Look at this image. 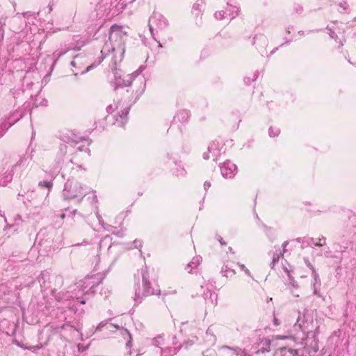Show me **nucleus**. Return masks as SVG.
<instances>
[{
    "mask_svg": "<svg viewBox=\"0 0 356 356\" xmlns=\"http://www.w3.org/2000/svg\"><path fill=\"white\" fill-rule=\"evenodd\" d=\"M134 244H135V247H136V248H140V247H141V242H140V241H134Z\"/></svg>",
    "mask_w": 356,
    "mask_h": 356,
    "instance_id": "30",
    "label": "nucleus"
},
{
    "mask_svg": "<svg viewBox=\"0 0 356 356\" xmlns=\"http://www.w3.org/2000/svg\"><path fill=\"white\" fill-rule=\"evenodd\" d=\"M136 83L138 84V88L135 91V98H138L145 91V79L144 77H139L136 80Z\"/></svg>",
    "mask_w": 356,
    "mask_h": 356,
    "instance_id": "12",
    "label": "nucleus"
},
{
    "mask_svg": "<svg viewBox=\"0 0 356 356\" xmlns=\"http://www.w3.org/2000/svg\"><path fill=\"white\" fill-rule=\"evenodd\" d=\"M286 273H287L288 275V277H289V279L290 280V284L294 287V288H297L298 287V284H296V281L293 280V278L291 276L289 272L288 271V270L286 268H284Z\"/></svg>",
    "mask_w": 356,
    "mask_h": 356,
    "instance_id": "22",
    "label": "nucleus"
},
{
    "mask_svg": "<svg viewBox=\"0 0 356 356\" xmlns=\"http://www.w3.org/2000/svg\"><path fill=\"white\" fill-rule=\"evenodd\" d=\"M129 108L127 104H121L120 102H114L113 104L108 105L106 111L109 113H115V116H119L121 119L120 124L123 125L124 120L129 113Z\"/></svg>",
    "mask_w": 356,
    "mask_h": 356,
    "instance_id": "3",
    "label": "nucleus"
},
{
    "mask_svg": "<svg viewBox=\"0 0 356 356\" xmlns=\"http://www.w3.org/2000/svg\"><path fill=\"white\" fill-rule=\"evenodd\" d=\"M288 245V242L287 241H285L284 243H283V248L284 249L285 248V247Z\"/></svg>",
    "mask_w": 356,
    "mask_h": 356,
    "instance_id": "40",
    "label": "nucleus"
},
{
    "mask_svg": "<svg viewBox=\"0 0 356 356\" xmlns=\"http://www.w3.org/2000/svg\"><path fill=\"white\" fill-rule=\"evenodd\" d=\"M82 58L80 56H76L74 57V60L71 62V65L73 67H76V65H79L81 63Z\"/></svg>",
    "mask_w": 356,
    "mask_h": 356,
    "instance_id": "23",
    "label": "nucleus"
},
{
    "mask_svg": "<svg viewBox=\"0 0 356 356\" xmlns=\"http://www.w3.org/2000/svg\"><path fill=\"white\" fill-rule=\"evenodd\" d=\"M219 241H220V243L222 245H224V244H225V243H223V242H222V238L219 239Z\"/></svg>",
    "mask_w": 356,
    "mask_h": 356,
    "instance_id": "42",
    "label": "nucleus"
},
{
    "mask_svg": "<svg viewBox=\"0 0 356 356\" xmlns=\"http://www.w3.org/2000/svg\"><path fill=\"white\" fill-rule=\"evenodd\" d=\"M327 29L330 31L329 34H330V37L332 38H334L336 36L334 34V32L332 31L331 28L329 26H327Z\"/></svg>",
    "mask_w": 356,
    "mask_h": 356,
    "instance_id": "28",
    "label": "nucleus"
},
{
    "mask_svg": "<svg viewBox=\"0 0 356 356\" xmlns=\"http://www.w3.org/2000/svg\"><path fill=\"white\" fill-rule=\"evenodd\" d=\"M209 332H210V330L208 329L207 331V334H209Z\"/></svg>",
    "mask_w": 356,
    "mask_h": 356,
    "instance_id": "46",
    "label": "nucleus"
},
{
    "mask_svg": "<svg viewBox=\"0 0 356 356\" xmlns=\"http://www.w3.org/2000/svg\"><path fill=\"white\" fill-rule=\"evenodd\" d=\"M111 0H101L97 5V15L100 18H111L113 17Z\"/></svg>",
    "mask_w": 356,
    "mask_h": 356,
    "instance_id": "5",
    "label": "nucleus"
},
{
    "mask_svg": "<svg viewBox=\"0 0 356 356\" xmlns=\"http://www.w3.org/2000/svg\"><path fill=\"white\" fill-rule=\"evenodd\" d=\"M49 10L51 11L52 10V6L51 5H49Z\"/></svg>",
    "mask_w": 356,
    "mask_h": 356,
    "instance_id": "44",
    "label": "nucleus"
},
{
    "mask_svg": "<svg viewBox=\"0 0 356 356\" xmlns=\"http://www.w3.org/2000/svg\"><path fill=\"white\" fill-rule=\"evenodd\" d=\"M79 350H85L86 349V347H81L80 345H79Z\"/></svg>",
    "mask_w": 356,
    "mask_h": 356,
    "instance_id": "39",
    "label": "nucleus"
},
{
    "mask_svg": "<svg viewBox=\"0 0 356 356\" xmlns=\"http://www.w3.org/2000/svg\"><path fill=\"white\" fill-rule=\"evenodd\" d=\"M222 273L223 274L224 276L227 277L229 276L234 275L236 273L234 270H231L228 268L227 266H225L224 268H222Z\"/></svg>",
    "mask_w": 356,
    "mask_h": 356,
    "instance_id": "19",
    "label": "nucleus"
},
{
    "mask_svg": "<svg viewBox=\"0 0 356 356\" xmlns=\"http://www.w3.org/2000/svg\"><path fill=\"white\" fill-rule=\"evenodd\" d=\"M299 318H300V316H298V320H297V323H296V325H295L296 326L297 325L298 323L299 322Z\"/></svg>",
    "mask_w": 356,
    "mask_h": 356,
    "instance_id": "45",
    "label": "nucleus"
},
{
    "mask_svg": "<svg viewBox=\"0 0 356 356\" xmlns=\"http://www.w3.org/2000/svg\"><path fill=\"white\" fill-rule=\"evenodd\" d=\"M105 325H106V323H105L102 322V323H100L98 325V326L97 327V330H100V329H101L102 327H103Z\"/></svg>",
    "mask_w": 356,
    "mask_h": 356,
    "instance_id": "31",
    "label": "nucleus"
},
{
    "mask_svg": "<svg viewBox=\"0 0 356 356\" xmlns=\"http://www.w3.org/2000/svg\"><path fill=\"white\" fill-rule=\"evenodd\" d=\"M302 11V7L300 6H298V8H296V12L297 13H300Z\"/></svg>",
    "mask_w": 356,
    "mask_h": 356,
    "instance_id": "35",
    "label": "nucleus"
},
{
    "mask_svg": "<svg viewBox=\"0 0 356 356\" xmlns=\"http://www.w3.org/2000/svg\"><path fill=\"white\" fill-rule=\"evenodd\" d=\"M156 293V291L150 286L146 273H143L142 286L138 287L136 291V298L140 299L144 296H150Z\"/></svg>",
    "mask_w": 356,
    "mask_h": 356,
    "instance_id": "6",
    "label": "nucleus"
},
{
    "mask_svg": "<svg viewBox=\"0 0 356 356\" xmlns=\"http://www.w3.org/2000/svg\"><path fill=\"white\" fill-rule=\"evenodd\" d=\"M203 157H204V159H206V160H207V159H210V158H211V156H209V154H208V153H204V154H203Z\"/></svg>",
    "mask_w": 356,
    "mask_h": 356,
    "instance_id": "33",
    "label": "nucleus"
},
{
    "mask_svg": "<svg viewBox=\"0 0 356 356\" xmlns=\"http://www.w3.org/2000/svg\"><path fill=\"white\" fill-rule=\"evenodd\" d=\"M275 338L277 339H286L287 337H284V336H277Z\"/></svg>",
    "mask_w": 356,
    "mask_h": 356,
    "instance_id": "37",
    "label": "nucleus"
},
{
    "mask_svg": "<svg viewBox=\"0 0 356 356\" xmlns=\"http://www.w3.org/2000/svg\"><path fill=\"white\" fill-rule=\"evenodd\" d=\"M268 133L270 137H275L280 134L279 129L270 127L268 130Z\"/></svg>",
    "mask_w": 356,
    "mask_h": 356,
    "instance_id": "20",
    "label": "nucleus"
},
{
    "mask_svg": "<svg viewBox=\"0 0 356 356\" xmlns=\"http://www.w3.org/2000/svg\"><path fill=\"white\" fill-rule=\"evenodd\" d=\"M312 243L315 246H323L325 244V238L321 237L316 239H312Z\"/></svg>",
    "mask_w": 356,
    "mask_h": 356,
    "instance_id": "16",
    "label": "nucleus"
},
{
    "mask_svg": "<svg viewBox=\"0 0 356 356\" xmlns=\"http://www.w3.org/2000/svg\"><path fill=\"white\" fill-rule=\"evenodd\" d=\"M130 343H131V341H129L127 343V346H129V345H130Z\"/></svg>",
    "mask_w": 356,
    "mask_h": 356,
    "instance_id": "47",
    "label": "nucleus"
},
{
    "mask_svg": "<svg viewBox=\"0 0 356 356\" xmlns=\"http://www.w3.org/2000/svg\"><path fill=\"white\" fill-rule=\"evenodd\" d=\"M99 283V279L96 275H89L86 277L81 283L79 284L78 287L81 288V291L84 293H88L93 292V288L98 285Z\"/></svg>",
    "mask_w": 356,
    "mask_h": 356,
    "instance_id": "7",
    "label": "nucleus"
},
{
    "mask_svg": "<svg viewBox=\"0 0 356 356\" xmlns=\"http://www.w3.org/2000/svg\"><path fill=\"white\" fill-rule=\"evenodd\" d=\"M165 353H166V350H162L161 356H168V355Z\"/></svg>",
    "mask_w": 356,
    "mask_h": 356,
    "instance_id": "38",
    "label": "nucleus"
},
{
    "mask_svg": "<svg viewBox=\"0 0 356 356\" xmlns=\"http://www.w3.org/2000/svg\"><path fill=\"white\" fill-rule=\"evenodd\" d=\"M201 261L202 258L200 257H195L193 258L189 264H188L186 269L188 270L189 273H191L192 272V270L193 268H197Z\"/></svg>",
    "mask_w": 356,
    "mask_h": 356,
    "instance_id": "13",
    "label": "nucleus"
},
{
    "mask_svg": "<svg viewBox=\"0 0 356 356\" xmlns=\"http://www.w3.org/2000/svg\"><path fill=\"white\" fill-rule=\"evenodd\" d=\"M225 12L228 17V19L231 20L238 15L239 9L236 6H232L229 3H227Z\"/></svg>",
    "mask_w": 356,
    "mask_h": 356,
    "instance_id": "11",
    "label": "nucleus"
},
{
    "mask_svg": "<svg viewBox=\"0 0 356 356\" xmlns=\"http://www.w3.org/2000/svg\"><path fill=\"white\" fill-rule=\"evenodd\" d=\"M274 324H275V325H280V322H279V321L277 320V318H274Z\"/></svg>",
    "mask_w": 356,
    "mask_h": 356,
    "instance_id": "36",
    "label": "nucleus"
},
{
    "mask_svg": "<svg viewBox=\"0 0 356 356\" xmlns=\"http://www.w3.org/2000/svg\"><path fill=\"white\" fill-rule=\"evenodd\" d=\"M161 340H162V339L161 337H158V338L155 339V340H154L155 344L159 345L160 341H161Z\"/></svg>",
    "mask_w": 356,
    "mask_h": 356,
    "instance_id": "32",
    "label": "nucleus"
},
{
    "mask_svg": "<svg viewBox=\"0 0 356 356\" xmlns=\"http://www.w3.org/2000/svg\"><path fill=\"white\" fill-rule=\"evenodd\" d=\"M208 151L209 153H212L213 155H212L211 158H213V159H216V157L219 154V149L217 146L215 145L214 143L211 144L208 147Z\"/></svg>",
    "mask_w": 356,
    "mask_h": 356,
    "instance_id": "15",
    "label": "nucleus"
},
{
    "mask_svg": "<svg viewBox=\"0 0 356 356\" xmlns=\"http://www.w3.org/2000/svg\"><path fill=\"white\" fill-rule=\"evenodd\" d=\"M87 193V188L77 181H67L65 184L63 195L67 199L83 198Z\"/></svg>",
    "mask_w": 356,
    "mask_h": 356,
    "instance_id": "2",
    "label": "nucleus"
},
{
    "mask_svg": "<svg viewBox=\"0 0 356 356\" xmlns=\"http://www.w3.org/2000/svg\"><path fill=\"white\" fill-rule=\"evenodd\" d=\"M125 7V3L123 1L120 0V1L117 2L114 6H112L113 8V16L118 15L119 13L122 12Z\"/></svg>",
    "mask_w": 356,
    "mask_h": 356,
    "instance_id": "14",
    "label": "nucleus"
},
{
    "mask_svg": "<svg viewBox=\"0 0 356 356\" xmlns=\"http://www.w3.org/2000/svg\"><path fill=\"white\" fill-rule=\"evenodd\" d=\"M127 31L120 26L113 25L111 27L109 42L104 45L101 53L106 56L111 51H119L124 53V43L127 40Z\"/></svg>",
    "mask_w": 356,
    "mask_h": 356,
    "instance_id": "1",
    "label": "nucleus"
},
{
    "mask_svg": "<svg viewBox=\"0 0 356 356\" xmlns=\"http://www.w3.org/2000/svg\"><path fill=\"white\" fill-rule=\"evenodd\" d=\"M168 25L166 19L159 13H154L149 20V28L151 34L154 35V29L162 30Z\"/></svg>",
    "mask_w": 356,
    "mask_h": 356,
    "instance_id": "4",
    "label": "nucleus"
},
{
    "mask_svg": "<svg viewBox=\"0 0 356 356\" xmlns=\"http://www.w3.org/2000/svg\"><path fill=\"white\" fill-rule=\"evenodd\" d=\"M306 264H307V266L308 267H309L312 269V276L314 278V282L312 284V287H313V290H314V294L318 295V289H319L320 286H321V281H320V278H319L318 274L317 273V272L316 271V270L314 269V268L310 264L309 261H307Z\"/></svg>",
    "mask_w": 356,
    "mask_h": 356,
    "instance_id": "10",
    "label": "nucleus"
},
{
    "mask_svg": "<svg viewBox=\"0 0 356 356\" xmlns=\"http://www.w3.org/2000/svg\"><path fill=\"white\" fill-rule=\"evenodd\" d=\"M299 327L300 328H301L302 330H304V325H299Z\"/></svg>",
    "mask_w": 356,
    "mask_h": 356,
    "instance_id": "43",
    "label": "nucleus"
},
{
    "mask_svg": "<svg viewBox=\"0 0 356 356\" xmlns=\"http://www.w3.org/2000/svg\"><path fill=\"white\" fill-rule=\"evenodd\" d=\"M211 186V183L209 181H205L204 184V187L205 190H207Z\"/></svg>",
    "mask_w": 356,
    "mask_h": 356,
    "instance_id": "29",
    "label": "nucleus"
},
{
    "mask_svg": "<svg viewBox=\"0 0 356 356\" xmlns=\"http://www.w3.org/2000/svg\"><path fill=\"white\" fill-rule=\"evenodd\" d=\"M215 18L216 19H228V17L227 15V13L224 10L218 11L214 14Z\"/></svg>",
    "mask_w": 356,
    "mask_h": 356,
    "instance_id": "17",
    "label": "nucleus"
},
{
    "mask_svg": "<svg viewBox=\"0 0 356 356\" xmlns=\"http://www.w3.org/2000/svg\"><path fill=\"white\" fill-rule=\"evenodd\" d=\"M176 354V350L174 349L173 350H170L168 355L172 356L173 355Z\"/></svg>",
    "mask_w": 356,
    "mask_h": 356,
    "instance_id": "34",
    "label": "nucleus"
},
{
    "mask_svg": "<svg viewBox=\"0 0 356 356\" xmlns=\"http://www.w3.org/2000/svg\"><path fill=\"white\" fill-rule=\"evenodd\" d=\"M142 71V67H140L138 70L134 72L131 74H127L123 77H122L121 74L118 72L115 74V84L117 86L123 87V86H129L131 85V82L138 76L139 74Z\"/></svg>",
    "mask_w": 356,
    "mask_h": 356,
    "instance_id": "8",
    "label": "nucleus"
},
{
    "mask_svg": "<svg viewBox=\"0 0 356 356\" xmlns=\"http://www.w3.org/2000/svg\"><path fill=\"white\" fill-rule=\"evenodd\" d=\"M46 31H48L49 33H54L56 31V29L53 27V22H49L47 24H46L45 27Z\"/></svg>",
    "mask_w": 356,
    "mask_h": 356,
    "instance_id": "25",
    "label": "nucleus"
},
{
    "mask_svg": "<svg viewBox=\"0 0 356 356\" xmlns=\"http://www.w3.org/2000/svg\"><path fill=\"white\" fill-rule=\"evenodd\" d=\"M46 187H49V184L46 182L45 184Z\"/></svg>",
    "mask_w": 356,
    "mask_h": 356,
    "instance_id": "48",
    "label": "nucleus"
},
{
    "mask_svg": "<svg viewBox=\"0 0 356 356\" xmlns=\"http://www.w3.org/2000/svg\"><path fill=\"white\" fill-rule=\"evenodd\" d=\"M197 339L196 337H193L191 339H188L185 343L182 345L185 348H188L194 344L197 341Z\"/></svg>",
    "mask_w": 356,
    "mask_h": 356,
    "instance_id": "18",
    "label": "nucleus"
},
{
    "mask_svg": "<svg viewBox=\"0 0 356 356\" xmlns=\"http://www.w3.org/2000/svg\"><path fill=\"white\" fill-rule=\"evenodd\" d=\"M282 255V253L280 252V253H275L273 256V260H272V262H271V266L272 268L274 267L275 263L280 259V257Z\"/></svg>",
    "mask_w": 356,
    "mask_h": 356,
    "instance_id": "21",
    "label": "nucleus"
},
{
    "mask_svg": "<svg viewBox=\"0 0 356 356\" xmlns=\"http://www.w3.org/2000/svg\"><path fill=\"white\" fill-rule=\"evenodd\" d=\"M238 265L240 267L241 270H243L246 275L252 277L250 271L245 267L244 264L238 263Z\"/></svg>",
    "mask_w": 356,
    "mask_h": 356,
    "instance_id": "24",
    "label": "nucleus"
},
{
    "mask_svg": "<svg viewBox=\"0 0 356 356\" xmlns=\"http://www.w3.org/2000/svg\"><path fill=\"white\" fill-rule=\"evenodd\" d=\"M236 356H248L245 352L240 348H237L235 350Z\"/></svg>",
    "mask_w": 356,
    "mask_h": 356,
    "instance_id": "26",
    "label": "nucleus"
},
{
    "mask_svg": "<svg viewBox=\"0 0 356 356\" xmlns=\"http://www.w3.org/2000/svg\"><path fill=\"white\" fill-rule=\"evenodd\" d=\"M125 332L127 334V335L129 336V339H131V334H130V333L127 330H125Z\"/></svg>",
    "mask_w": 356,
    "mask_h": 356,
    "instance_id": "41",
    "label": "nucleus"
},
{
    "mask_svg": "<svg viewBox=\"0 0 356 356\" xmlns=\"http://www.w3.org/2000/svg\"><path fill=\"white\" fill-rule=\"evenodd\" d=\"M236 165L229 161L223 163L220 166V172L222 175L225 178H232L236 173Z\"/></svg>",
    "mask_w": 356,
    "mask_h": 356,
    "instance_id": "9",
    "label": "nucleus"
},
{
    "mask_svg": "<svg viewBox=\"0 0 356 356\" xmlns=\"http://www.w3.org/2000/svg\"><path fill=\"white\" fill-rule=\"evenodd\" d=\"M92 67H93V65H88V66L86 68V70H83V71L80 72V74H84V73H86V72H88V71H89L90 69H92ZM78 74H79V72H74V75H76V76Z\"/></svg>",
    "mask_w": 356,
    "mask_h": 356,
    "instance_id": "27",
    "label": "nucleus"
},
{
    "mask_svg": "<svg viewBox=\"0 0 356 356\" xmlns=\"http://www.w3.org/2000/svg\"><path fill=\"white\" fill-rule=\"evenodd\" d=\"M81 304H85V301H84V300L81 301Z\"/></svg>",
    "mask_w": 356,
    "mask_h": 356,
    "instance_id": "49",
    "label": "nucleus"
}]
</instances>
